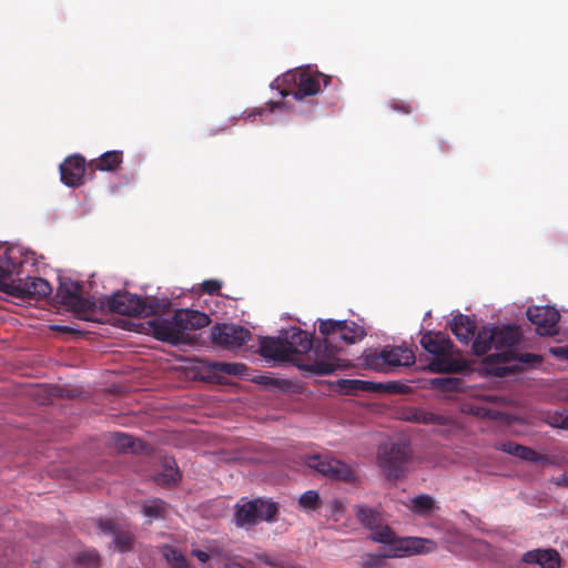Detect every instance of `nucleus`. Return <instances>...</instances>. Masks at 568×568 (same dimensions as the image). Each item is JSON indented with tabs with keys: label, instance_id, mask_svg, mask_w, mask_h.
<instances>
[{
	"label": "nucleus",
	"instance_id": "37998d69",
	"mask_svg": "<svg viewBox=\"0 0 568 568\" xmlns=\"http://www.w3.org/2000/svg\"><path fill=\"white\" fill-rule=\"evenodd\" d=\"M386 555H377V554H368L366 556V560L364 562L365 567H375L378 566L383 558H385Z\"/></svg>",
	"mask_w": 568,
	"mask_h": 568
},
{
	"label": "nucleus",
	"instance_id": "c756f323",
	"mask_svg": "<svg viewBox=\"0 0 568 568\" xmlns=\"http://www.w3.org/2000/svg\"><path fill=\"white\" fill-rule=\"evenodd\" d=\"M162 555L172 568H190L184 555L172 546H164L162 548Z\"/></svg>",
	"mask_w": 568,
	"mask_h": 568
},
{
	"label": "nucleus",
	"instance_id": "20e7f679",
	"mask_svg": "<svg viewBox=\"0 0 568 568\" xmlns=\"http://www.w3.org/2000/svg\"><path fill=\"white\" fill-rule=\"evenodd\" d=\"M321 81L326 87L331 82V77L321 72H312L310 69L288 71L275 79L271 88L280 90L283 98L292 94L294 99L301 100L317 94L321 90Z\"/></svg>",
	"mask_w": 568,
	"mask_h": 568
},
{
	"label": "nucleus",
	"instance_id": "5701e85b",
	"mask_svg": "<svg viewBox=\"0 0 568 568\" xmlns=\"http://www.w3.org/2000/svg\"><path fill=\"white\" fill-rule=\"evenodd\" d=\"M450 329L459 342L468 344L475 336L476 323L469 316L458 314L453 317Z\"/></svg>",
	"mask_w": 568,
	"mask_h": 568
},
{
	"label": "nucleus",
	"instance_id": "2eb2a0df",
	"mask_svg": "<svg viewBox=\"0 0 568 568\" xmlns=\"http://www.w3.org/2000/svg\"><path fill=\"white\" fill-rule=\"evenodd\" d=\"M251 338L248 329L235 324H216L211 328L212 342L225 349L243 346Z\"/></svg>",
	"mask_w": 568,
	"mask_h": 568
},
{
	"label": "nucleus",
	"instance_id": "a19ab883",
	"mask_svg": "<svg viewBox=\"0 0 568 568\" xmlns=\"http://www.w3.org/2000/svg\"><path fill=\"white\" fill-rule=\"evenodd\" d=\"M549 352L559 359L568 361V345L550 347Z\"/></svg>",
	"mask_w": 568,
	"mask_h": 568
},
{
	"label": "nucleus",
	"instance_id": "7c9ffc66",
	"mask_svg": "<svg viewBox=\"0 0 568 568\" xmlns=\"http://www.w3.org/2000/svg\"><path fill=\"white\" fill-rule=\"evenodd\" d=\"M113 542L119 551H131L134 546V535L130 531L118 530L114 535Z\"/></svg>",
	"mask_w": 568,
	"mask_h": 568
},
{
	"label": "nucleus",
	"instance_id": "4c0bfd02",
	"mask_svg": "<svg viewBox=\"0 0 568 568\" xmlns=\"http://www.w3.org/2000/svg\"><path fill=\"white\" fill-rule=\"evenodd\" d=\"M523 446L524 445L517 444L513 440H507V442L500 443L498 446V449L504 453H507V454L518 457L519 453H521Z\"/></svg>",
	"mask_w": 568,
	"mask_h": 568
},
{
	"label": "nucleus",
	"instance_id": "f257e3e1",
	"mask_svg": "<svg viewBox=\"0 0 568 568\" xmlns=\"http://www.w3.org/2000/svg\"><path fill=\"white\" fill-rule=\"evenodd\" d=\"M318 332L323 341L315 346V361L298 364L301 369L316 375H329L336 371L339 343L355 344L366 336V331L354 321L320 320Z\"/></svg>",
	"mask_w": 568,
	"mask_h": 568
},
{
	"label": "nucleus",
	"instance_id": "cd10ccee",
	"mask_svg": "<svg viewBox=\"0 0 568 568\" xmlns=\"http://www.w3.org/2000/svg\"><path fill=\"white\" fill-rule=\"evenodd\" d=\"M213 373H221L232 376H244L247 372V366L242 363H225V362H212L209 365Z\"/></svg>",
	"mask_w": 568,
	"mask_h": 568
},
{
	"label": "nucleus",
	"instance_id": "f03ea898",
	"mask_svg": "<svg viewBox=\"0 0 568 568\" xmlns=\"http://www.w3.org/2000/svg\"><path fill=\"white\" fill-rule=\"evenodd\" d=\"M260 354L276 362L310 364L315 361L313 337L307 332L292 327L278 337H263L260 342Z\"/></svg>",
	"mask_w": 568,
	"mask_h": 568
},
{
	"label": "nucleus",
	"instance_id": "1a4fd4ad",
	"mask_svg": "<svg viewBox=\"0 0 568 568\" xmlns=\"http://www.w3.org/2000/svg\"><path fill=\"white\" fill-rule=\"evenodd\" d=\"M82 284L70 277H60L57 298L70 311L77 313L80 318L88 320V314L93 313L97 303L82 295Z\"/></svg>",
	"mask_w": 568,
	"mask_h": 568
},
{
	"label": "nucleus",
	"instance_id": "7ed1b4c3",
	"mask_svg": "<svg viewBox=\"0 0 568 568\" xmlns=\"http://www.w3.org/2000/svg\"><path fill=\"white\" fill-rule=\"evenodd\" d=\"M149 324L155 339L179 345L185 342V332L207 326L210 317L200 311L182 308L171 317L156 316Z\"/></svg>",
	"mask_w": 568,
	"mask_h": 568
},
{
	"label": "nucleus",
	"instance_id": "f8f14e48",
	"mask_svg": "<svg viewBox=\"0 0 568 568\" xmlns=\"http://www.w3.org/2000/svg\"><path fill=\"white\" fill-rule=\"evenodd\" d=\"M304 463L329 479L345 483H354L356 480L355 470L348 464L328 454L305 455Z\"/></svg>",
	"mask_w": 568,
	"mask_h": 568
},
{
	"label": "nucleus",
	"instance_id": "39448f33",
	"mask_svg": "<svg viewBox=\"0 0 568 568\" xmlns=\"http://www.w3.org/2000/svg\"><path fill=\"white\" fill-rule=\"evenodd\" d=\"M420 344L426 352L434 355V359L428 364L432 373H459L465 368V363L453 358L454 343L449 336L443 332H426Z\"/></svg>",
	"mask_w": 568,
	"mask_h": 568
},
{
	"label": "nucleus",
	"instance_id": "ddd939ff",
	"mask_svg": "<svg viewBox=\"0 0 568 568\" xmlns=\"http://www.w3.org/2000/svg\"><path fill=\"white\" fill-rule=\"evenodd\" d=\"M0 292L20 300H44L52 293L51 284L42 277H27L2 284Z\"/></svg>",
	"mask_w": 568,
	"mask_h": 568
},
{
	"label": "nucleus",
	"instance_id": "3c124183",
	"mask_svg": "<svg viewBox=\"0 0 568 568\" xmlns=\"http://www.w3.org/2000/svg\"><path fill=\"white\" fill-rule=\"evenodd\" d=\"M270 105H271L270 111L272 112L274 109L284 105V103L283 102H270Z\"/></svg>",
	"mask_w": 568,
	"mask_h": 568
},
{
	"label": "nucleus",
	"instance_id": "f3484780",
	"mask_svg": "<svg viewBox=\"0 0 568 568\" xmlns=\"http://www.w3.org/2000/svg\"><path fill=\"white\" fill-rule=\"evenodd\" d=\"M393 556L399 557L413 554L429 552L436 548L434 540L420 537H405L398 538L395 535L394 541L388 542Z\"/></svg>",
	"mask_w": 568,
	"mask_h": 568
},
{
	"label": "nucleus",
	"instance_id": "49530a36",
	"mask_svg": "<svg viewBox=\"0 0 568 568\" xmlns=\"http://www.w3.org/2000/svg\"><path fill=\"white\" fill-rule=\"evenodd\" d=\"M329 508H331V511L333 514H336V513H339V511H342L344 509V505H343V503L341 500L334 499V500L331 501Z\"/></svg>",
	"mask_w": 568,
	"mask_h": 568
},
{
	"label": "nucleus",
	"instance_id": "b1692460",
	"mask_svg": "<svg viewBox=\"0 0 568 568\" xmlns=\"http://www.w3.org/2000/svg\"><path fill=\"white\" fill-rule=\"evenodd\" d=\"M123 162L122 151H108L88 163L91 171H115Z\"/></svg>",
	"mask_w": 568,
	"mask_h": 568
},
{
	"label": "nucleus",
	"instance_id": "dca6fc26",
	"mask_svg": "<svg viewBox=\"0 0 568 568\" xmlns=\"http://www.w3.org/2000/svg\"><path fill=\"white\" fill-rule=\"evenodd\" d=\"M527 317L536 326L540 336H554L558 334L559 312L551 306H529Z\"/></svg>",
	"mask_w": 568,
	"mask_h": 568
},
{
	"label": "nucleus",
	"instance_id": "4468645a",
	"mask_svg": "<svg viewBox=\"0 0 568 568\" xmlns=\"http://www.w3.org/2000/svg\"><path fill=\"white\" fill-rule=\"evenodd\" d=\"M357 520L372 531V539L376 542L388 544L394 541L395 532L384 524L382 514L367 505H357L354 508Z\"/></svg>",
	"mask_w": 568,
	"mask_h": 568
},
{
	"label": "nucleus",
	"instance_id": "09e8293b",
	"mask_svg": "<svg viewBox=\"0 0 568 568\" xmlns=\"http://www.w3.org/2000/svg\"><path fill=\"white\" fill-rule=\"evenodd\" d=\"M517 368H518V365H514L511 367H498L496 369V375L504 376V375H507L510 372L516 371Z\"/></svg>",
	"mask_w": 568,
	"mask_h": 568
},
{
	"label": "nucleus",
	"instance_id": "de8ad7c7",
	"mask_svg": "<svg viewBox=\"0 0 568 568\" xmlns=\"http://www.w3.org/2000/svg\"><path fill=\"white\" fill-rule=\"evenodd\" d=\"M555 484L557 486L568 487V473L565 471L559 477H557L556 480H555Z\"/></svg>",
	"mask_w": 568,
	"mask_h": 568
},
{
	"label": "nucleus",
	"instance_id": "412c9836",
	"mask_svg": "<svg viewBox=\"0 0 568 568\" xmlns=\"http://www.w3.org/2000/svg\"><path fill=\"white\" fill-rule=\"evenodd\" d=\"M403 419L423 425H448L450 419L445 415L434 414L420 408H410L403 413Z\"/></svg>",
	"mask_w": 568,
	"mask_h": 568
},
{
	"label": "nucleus",
	"instance_id": "9d476101",
	"mask_svg": "<svg viewBox=\"0 0 568 568\" xmlns=\"http://www.w3.org/2000/svg\"><path fill=\"white\" fill-rule=\"evenodd\" d=\"M364 365L374 371L385 372L390 367L409 366L415 363L412 349L403 346H385L381 352H368L363 357Z\"/></svg>",
	"mask_w": 568,
	"mask_h": 568
},
{
	"label": "nucleus",
	"instance_id": "603ef678",
	"mask_svg": "<svg viewBox=\"0 0 568 568\" xmlns=\"http://www.w3.org/2000/svg\"><path fill=\"white\" fill-rule=\"evenodd\" d=\"M263 110H258L257 112L247 114V119L255 116L256 114L261 115Z\"/></svg>",
	"mask_w": 568,
	"mask_h": 568
},
{
	"label": "nucleus",
	"instance_id": "bb28decb",
	"mask_svg": "<svg viewBox=\"0 0 568 568\" xmlns=\"http://www.w3.org/2000/svg\"><path fill=\"white\" fill-rule=\"evenodd\" d=\"M473 352L477 356L486 355L491 348L495 349L494 331L481 328L474 336Z\"/></svg>",
	"mask_w": 568,
	"mask_h": 568
},
{
	"label": "nucleus",
	"instance_id": "58836bf2",
	"mask_svg": "<svg viewBox=\"0 0 568 568\" xmlns=\"http://www.w3.org/2000/svg\"><path fill=\"white\" fill-rule=\"evenodd\" d=\"M389 108L393 110V111H398V112H402L404 114H409L413 112L414 108L412 105V103L409 102H406V101H403V100H393L390 103H389Z\"/></svg>",
	"mask_w": 568,
	"mask_h": 568
},
{
	"label": "nucleus",
	"instance_id": "f704fd0d",
	"mask_svg": "<svg viewBox=\"0 0 568 568\" xmlns=\"http://www.w3.org/2000/svg\"><path fill=\"white\" fill-rule=\"evenodd\" d=\"M547 424L555 428L568 429V412H555L547 417Z\"/></svg>",
	"mask_w": 568,
	"mask_h": 568
},
{
	"label": "nucleus",
	"instance_id": "4be33fe9",
	"mask_svg": "<svg viewBox=\"0 0 568 568\" xmlns=\"http://www.w3.org/2000/svg\"><path fill=\"white\" fill-rule=\"evenodd\" d=\"M337 387L344 395H358L363 392H379L386 388L383 384L379 383L346 378L338 379Z\"/></svg>",
	"mask_w": 568,
	"mask_h": 568
},
{
	"label": "nucleus",
	"instance_id": "c9c22d12",
	"mask_svg": "<svg viewBox=\"0 0 568 568\" xmlns=\"http://www.w3.org/2000/svg\"><path fill=\"white\" fill-rule=\"evenodd\" d=\"M513 362L523 364L526 367H535L542 363V357L540 355H536V354H530V353L518 354L516 352V358L513 359Z\"/></svg>",
	"mask_w": 568,
	"mask_h": 568
},
{
	"label": "nucleus",
	"instance_id": "473e14b6",
	"mask_svg": "<svg viewBox=\"0 0 568 568\" xmlns=\"http://www.w3.org/2000/svg\"><path fill=\"white\" fill-rule=\"evenodd\" d=\"M298 505L304 510H316L320 505V495L315 490H307L303 493L298 499Z\"/></svg>",
	"mask_w": 568,
	"mask_h": 568
},
{
	"label": "nucleus",
	"instance_id": "a878e982",
	"mask_svg": "<svg viewBox=\"0 0 568 568\" xmlns=\"http://www.w3.org/2000/svg\"><path fill=\"white\" fill-rule=\"evenodd\" d=\"M111 442L121 453H138L144 449V443L125 433L115 432L111 434Z\"/></svg>",
	"mask_w": 568,
	"mask_h": 568
},
{
	"label": "nucleus",
	"instance_id": "6ab92c4d",
	"mask_svg": "<svg viewBox=\"0 0 568 568\" xmlns=\"http://www.w3.org/2000/svg\"><path fill=\"white\" fill-rule=\"evenodd\" d=\"M0 251V287L2 284H9L10 277L22 266V261L18 256L19 250L4 246Z\"/></svg>",
	"mask_w": 568,
	"mask_h": 568
},
{
	"label": "nucleus",
	"instance_id": "c85d7f7f",
	"mask_svg": "<svg viewBox=\"0 0 568 568\" xmlns=\"http://www.w3.org/2000/svg\"><path fill=\"white\" fill-rule=\"evenodd\" d=\"M168 504L160 498L148 500L142 506V513L150 519H160L164 517Z\"/></svg>",
	"mask_w": 568,
	"mask_h": 568
},
{
	"label": "nucleus",
	"instance_id": "2f4dec72",
	"mask_svg": "<svg viewBox=\"0 0 568 568\" xmlns=\"http://www.w3.org/2000/svg\"><path fill=\"white\" fill-rule=\"evenodd\" d=\"M435 507L434 500L428 495H419L412 500V509L418 515H426Z\"/></svg>",
	"mask_w": 568,
	"mask_h": 568
},
{
	"label": "nucleus",
	"instance_id": "393cba45",
	"mask_svg": "<svg viewBox=\"0 0 568 568\" xmlns=\"http://www.w3.org/2000/svg\"><path fill=\"white\" fill-rule=\"evenodd\" d=\"M181 478L178 465L173 458H165L162 470L154 476V481L159 486L168 487L175 485Z\"/></svg>",
	"mask_w": 568,
	"mask_h": 568
},
{
	"label": "nucleus",
	"instance_id": "0eeeda50",
	"mask_svg": "<svg viewBox=\"0 0 568 568\" xmlns=\"http://www.w3.org/2000/svg\"><path fill=\"white\" fill-rule=\"evenodd\" d=\"M412 455L409 443L405 440L393 442L379 447L378 466L387 479L397 480L405 476Z\"/></svg>",
	"mask_w": 568,
	"mask_h": 568
},
{
	"label": "nucleus",
	"instance_id": "8fccbe9b",
	"mask_svg": "<svg viewBox=\"0 0 568 568\" xmlns=\"http://www.w3.org/2000/svg\"><path fill=\"white\" fill-rule=\"evenodd\" d=\"M55 329L59 331V332H63V333H72V332H74V329L69 327V326H57Z\"/></svg>",
	"mask_w": 568,
	"mask_h": 568
},
{
	"label": "nucleus",
	"instance_id": "ea45409f",
	"mask_svg": "<svg viewBox=\"0 0 568 568\" xmlns=\"http://www.w3.org/2000/svg\"><path fill=\"white\" fill-rule=\"evenodd\" d=\"M222 283L217 280H207L202 283V291L210 294H219Z\"/></svg>",
	"mask_w": 568,
	"mask_h": 568
},
{
	"label": "nucleus",
	"instance_id": "423d86ee",
	"mask_svg": "<svg viewBox=\"0 0 568 568\" xmlns=\"http://www.w3.org/2000/svg\"><path fill=\"white\" fill-rule=\"evenodd\" d=\"M168 304L166 301H159L156 297L142 298L135 294L119 291L106 297L102 307L121 315L148 317L155 315Z\"/></svg>",
	"mask_w": 568,
	"mask_h": 568
},
{
	"label": "nucleus",
	"instance_id": "aec40b11",
	"mask_svg": "<svg viewBox=\"0 0 568 568\" xmlns=\"http://www.w3.org/2000/svg\"><path fill=\"white\" fill-rule=\"evenodd\" d=\"M525 564H536L541 568H560L561 557L556 549H534L523 555Z\"/></svg>",
	"mask_w": 568,
	"mask_h": 568
},
{
	"label": "nucleus",
	"instance_id": "72a5a7b5",
	"mask_svg": "<svg viewBox=\"0 0 568 568\" xmlns=\"http://www.w3.org/2000/svg\"><path fill=\"white\" fill-rule=\"evenodd\" d=\"M432 384L444 392H454L459 388L462 381L457 377H437Z\"/></svg>",
	"mask_w": 568,
	"mask_h": 568
},
{
	"label": "nucleus",
	"instance_id": "a18cd8bd",
	"mask_svg": "<svg viewBox=\"0 0 568 568\" xmlns=\"http://www.w3.org/2000/svg\"><path fill=\"white\" fill-rule=\"evenodd\" d=\"M192 555L194 557H196L203 564L206 562L210 559L209 554L203 551V550H200V549L192 550Z\"/></svg>",
	"mask_w": 568,
	"mask_h": 568
},
{
	"label": "nucleus",
	"instance_id": "9b49d317",
	"mask_svg": "<svg viewBox=\"0 0 568 568\" xmlns=\"http://www.w3.org/2000/svg\"><path fill=\"white\" fill-rule=\"evenodd\" d=\"M495 353L487 356L488 364L511 363L516 358L514 346L517 345L523 336V332L517 325L494 326Z\"/></svg>",
	"mask_w": 568,
	"mask_h": 568
},
{
	"label": "nucleus",
	"instance_id": "a211bd4d",
	"mask_svg": "<svg viewBox=\"0 0 568 568\" xmlns=\"http://www.w3.org/2000/svg\"><path fill=\"white\" fill-rule=\"evenodd\" d=\"M85 174V159L74 154L67 158L60 165L61 181L71 187L83 184Z\"/></svg>",
	"mask_w": 568,
	"mask_h": 568
},
{
	"label": "nucleus",
	"instance_id": "6e6552de",
	"mask_svg": "<svg viewBox=\"0 0 568 568\" xmlns=\"http://www.w3.org/2000/svg\"><path fill=\"white\" fill-rule=\"evenodd\" d=\"M278 514L277 503L255 498L237 503L234 509L235 525L239 527H253L260 521L272 523Z\"/></svg>",
	"mask_w": 568,
	"mask_h": 568
},
{
	"label": "nucleus",
	"instance_id": "e433bc0d",
	"mask_svg": "<svg viewBox=\"0 0 568 568\" xmlns=\"http://www.w3.org/2000/svg\"><path fill=\"white\" fill-rule=\"evenodd\" d=\"M518 458L532 463H549V459L530 447L523 446Z\"/></svg>",
	"mask_w": 568,
	"mask_h": 568
},
{
	"label": "nucleus",
	"instance_id": "c03bdc74",
	"mask_svg": "<svg viewBox=\"0 0 568 568\" xmlns=\"http://www.w3.org/2000/svg\"><path fill=\"white\" fill-rule=\"evenodd\" d=\"M98 559H99V556L97 552H89V554H83L79 557V560L81 562H84L85 560H88L90 564L92 565H97L98 564Z\"/></svg>",
	"mask_w": 568,
	"mask_h": 568
},
{
	"label": "nucleus",
	"instance_id": "79ce46f5",
	"mask_svg": "<svg viewBox=\"0 0 568 568\" xmlns=\"http://www.w3.org/2000/svg\"><path fill=\"white\" fill-rule=\"evenodd\" d=\"M99 527L105 534L115 535V532L118 531L115 529V524L112 519L99 520Z\"/></svg>",
	"mask_w": 568,
	"mask_h": 568
}]
</instances>
